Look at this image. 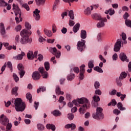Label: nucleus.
<instances>
[{
    "instance_id": "1",
    "label": "nucleus",
    "mask_w": 131,
    "mask_h": 131,
    "mask_svg": "<svg viewBox=\"0 0 131 131\" xmlns=\"http://www.w3.org/2000/svg\"><path fill=\"white\" fill-rule=\"evenodd\" d=\"M72 102L73 104L77 107H78V106H80L79 105V104H83L79 109V112L81 115L84 114V113H85V110H86V109H89V108L91 107V103H90L89 99L85 97L78 98L76 100H73Z\"/></svg>"
},
{
    "instance_id": "2",
    "label": "nucleus",
    "mask_w": 131,
    "mask_h": 131,
    "mask_svg": "<svg viewBox=\"0 0 131 131\" xmlns=\"http://www.w3.org/2000/svg\"><path fill=\"white\" fill-rule=\"evenodd\" d=\"M14 104L17 112H23L25 110V108H26L25 102H23L20 98H17L15 100Z\"/></svg>"
},
{
    "instance_id": "3",
    "label": "nucleus",
    "mask_w": 131,
    "mask_h": 131,
    "mask_svg": "<svg viewBox=\"0 0 131 131\" xmlns=\"http://www.w3.org/2000/svg\"><path fill=\"white\" fill-rule=\"evenodd\" d=\"M15 14V21H16L17 24H19L20 22H22V17H21V10L20 9H19V7L17 6V5H16L15 4H13V9ZM19 18L20 21H19Z\"/></svg>"
},
{
    "instance_id": "4",
    "label": "nucleus",
    "mask_w": 131,
    "mask_h": 131,
    "mask_svg": "<svg viewBox=\"0 0 131 131\" xmlns=\"http://www.w3.org/2000/svg\"><path fill=\"white\" fill-rule=\"evenodd\" d=\"M103 112V108L102 107H97L96 109V113L93 115V117L94 119L100 120V119H103L104 118V115L102 113Z\"/></svg>"
},
{
    "instance_id": "5",
    "label": "nucleus",
    "mask_w": 131,
    "mask_h": 131,
    "mask_svg": "<svg viewBox=\"0 0 131 131\" xmlns=\"http://www.w3.org/2000/svg\"><path fill=\"white\" fill-rule=\"evenodd\" d=\"M77 47L78 51L82 52V51L85 49V41L83 39H81V41H78Z\"/></svg>"
},
{
    "instance_id": "6",
    "label": "nucleus",
    "mask_w": 131,
    "mask_h": 131,
    "mask_svg": "<svg viewBox=\"0 0 131 131\" xmlns=\"http://www.w3.org/2000/svg\"><path fill=\"white\" fill-rule=\"evenodd\" d=\"M49 51L50 53L53 54V55H55L56 58H60L61 57V52L59 51H57V48H50L49 49Z\"/></svg>"
},
{
    "instance_id": "7",
    "label": "nucleus",
    "mask_w": 131,
    "mask_h": 131,
    "mask_svg": "<svg viewBox=\"0 0 131 131\" xmlns=\"http://www.w3.org/2000/svg\"><path fill=\"white\" fill-rule=\"evenodd\" d=\"M17 68L19 70V74L20 75V78H22L24 75L25 74V71H24V67H23V64L19 63L17 66Z\"/></svg>"
},
{
    "instance_id": "8",
    "label": "nucleus",
    "mask_w": 131,
    "mask_h": 131,
    "mask_svg": "<svg viewBox=\"0 0 131 131\" xmlns=\"http://www.w3.org/2000/svg\"><path fill=\"white\" fill-rule=\"evenodd\" d=\"M39 13H40V10H38L37 8H36L33 11V17L36 21H39V20H40V15Z\"/></svg>"
},
{
    "instance_id": "9",
    "label": "nucleus",
    "mask_w": 131,
    "mask_h": 131,
    "mask_svg": "<svg viewBox=\"0 0 131 131\" xmlns=\"http://www.w3.org/2000/svg\"><path fill=\"white\" fill-rule=\"evenodd\" d=\"M121 39H118L116 43L115 44L114 51V52H119L120 50V48H121Z\"/></svg>"
},
{
    "instance_id": "10",
    "label": "nucleus",
    "mask_w": 131,
    "mask_h": 131,
    "mask_svg": "<svg viewBox=\"0 0 131 131\" xmlns=\"http://www.w3.org/2000/svg\"><path fill=\"white\" fill-rule=\"evenodd\" d=\"M0 122L3 125H7L9 123V119L7 117H4V115L0 116Z\"/></svg>"
},
{
    "instance_id": "11",
    "label": "nucleus",
    "mask_w": 131,
    "mask_h": 131,
    "mask_svg": "<svg viewBox=\"0 0 131 131\" xmlns=\"http://www.w3.org/2000/svg\"><path fill=\"white\" fill-rule=\"evenodd\" d=\"M19 42L21 43V45H26V43H28V42H30V39H29V36H25L21 37L20 39Z\"/></svg>"
},
{
    "instance_id": "12",
    "label": "nucleus",
    "mask_w": 131,
    "mask_h": 131,
    "mask_svg": "<svg viewBox=\"0 0 131 131\" xmlns=\"http://www.w3.org/2000/svg\"><path fill=\"white\" fill-rule=\"evenodd\" d=\"M99 20L100 21H99L97 24V27L98 28H102V27H104V26H105V24L104 23L106 22L107 21V18H102L101 20Z\"/></svg>"
},
{
    "instance_id": "13",
    "label": "nucleus",
    "mask_w": 131,
    "mask_h": 131,
    "mask_svg": "<svg viewBox=\"0 0 131 131\" xmlns=\"http://www.w3.org/2000/svg\"><path fill=\"white\" fill-rule=\"evenodd\" d=\"M38 70L41 74L43 78H47L48 77V72L45 71V68H43V67L39 68Z\"/></svg>"
},
{
    "instance_id": "14",
    "label": "nucleus",
    "mask_w": 131,
    "mask_h": 131,
    "mask_svg": "<svg viewBox=\"0 0 131 131\" xmlns=\"http://www.w3.org/2000/svg\"><path fill=\"white\" fill-rule=\"evenodd\" d=\"M20 34L21 37L28 36L27 35L29 34V35H31V34H32V32L30 31H27L26 29H24L21 31Z\"/></svg>"
},
{
    "instance_id": "15",
    "label": "nucleus",
    "mask_w": 131,
    "mask_h": 131,
    "mask_svg": "<svg viewBox=\"0 0 131 131\" xmlns=\"http://www.w3.org/2000/svg\"><path fill=\"white\" fill-rule=\"evenodd\" d=\"M93 99L95 103H92V105L94 107H96V106H98V102H100V97L98 95H95L93 97Z\"/></svg>"
},
{
    "instance_id": "16",
    "label": "nucleus",
    "mask_w": 131,
    "mask_h": 131,
    "mask_svg": "<svg viewBox=\"0 0 131 131\" xmlns=\"http://www.w3.org/2000/svg\"><path fill=\"white\" fill-rule=\"evenodd\" d=\"M24 56H25V53H24V52L21 51L20 54L14 56L13 57V59L14 60H22V59H23V57H24Z\"/></svg>"
},
{
    "instance_id": "17",
    "label": "nucleus",
    "mask_w": 131,
    "mask_h": 131,
    "mask_svg": "<svg viewBox=\"0 0 131 131\" xmlns=\"http://www.w3.org/2000/svg\"><path fill=\"white\" fill-rule=\"evenodd\" d=\"M46 1L47 0H35V3L36 6L40 7V6H45L46 4Z\"/></svg>"
},
{
    "instance_id": "18",
    "label": "nucleus",
    "mask_w": 131,
    "mask_h": 131,
    "mask_svg": "<svg viewBox=\"0 0 131 131\" xmlns=\"http://www.w3.org/2000/svg\"><path fill=\"white\" fill-rule=\"evenodd\" d=\"M119 58L121 61L124 62V61H126V62H128V59H127V57H126V55L125 54L123 53H121L120 54Z\"/></svg>"
},
{
    "instance_id": "19",
    "label": "nucleus",
    "mask_w": 131,
    "mask_h": 131,
    "mask_svg": "<svg viewBox=\"0 0 131 131\" xmlns=\"http://www.w3.org/2000/svg\"><path fill=\"white\" fill-rule=\"evenodd\" d=\"M65 128H71L72 130H74L76 128V125L74 123L68 124L66 125Z\"/></svg>"
},
{
    "instance_id": "20",
    "label": "nucleus",
    "mask_w": 131,
    "mask_h": 131,
    "mask_svg": "<svg viewBox=\"0 0 131 131\" xmlns=\"http://www.w3.org/2000/svg\"><path fill=\"white\" fill-rule=\"evenodd\" d=\"M0 30L1 33L2 34V35L6 34V29H5V25L3 23L0 24Z\"/></svg>"
},
{
    "instance_id": "21",
    "label": "nucleus",
    "mask_w": 131,
    "mask_h": 131,
    "mask_svg": "<svg viewBox=\"0 0 131 131\" xmlns=\"http://www.w3.org/2000/svg\"><path fill=\"white\" fill-rule=\"evenodd\" d=\"M94 10V7L90 6L88 7L84 11V14L85 15H90L91 14V11H93Z\"/></svg>"
},
{
    "instance_id": "22",
    "label": "nucleus",
    "mask_w": 131,
    "mask_h": 131,
    "mask_svg": "<svg viewBox=\"0 0 131 131\" xmlns=\"http://www.w3.org/2000/svg\"><path fill=\"white\" fill-rule=\"evenodd\" d=\"M44 33L48 36V37H52L53 36V33H52V31L50 30H48L47 29H44Z\"/></svg>"
},
{
    "instance_id": "23",
    "label": "nucleus",
    "mask_w": 131,
    "mask_h": 131,
    "mask_svg": "<svg viewBox=\"0 0 131 131\" xmlns=\"http://www.w3.org/2000/svg\"><path fill=\"white\" fill-rule=\"evenodd\" d=\"M40 78V74L38 72H35L33 73V79L34 80H38Z\"/></svg>"
},
{
    "instance_id": "24",
    "label": "nucleus",
    "mask_w": 131,
    "mask_h": 131,
    "mask_svg": "<svg viewBox=\"0 0 131 131\" xmlns=\"http://www.w3.org/2000/svg\"><path fill=\"white\" fill-rule=\"evenodd\" d=\"M92 18H93L94 20H101L102 19V17H101V15L97 13L92 14Z\"/></svg>"
},
{
    "instance_id": "25",
    "label": "nucleus",
    "mask_w": 131,
    "mask_h": 131,
    "mask_svg": "<svg viewBox=\"0 0 131 131\" xmlns=\"http://www.w3.org/2000/svg\"><path fill=\"white\" fill-rule=\"evenodd\" d=\"M47 129H52V131L56 130V126L53 124H48L46 125Z\"/></svg>"
},
{
    "instance_id": "26",
    "label": "nucleus",
    "mask_w": 131,
    "mask_h": 131,
    "mask_svg": "<svg viewBox=\"0 0 131 131\" xmlns=\"http://www.w3.org/2000/svg\"><path fill=\"white\" fill-rule=\"evenodd\" d=\"M55 92L56 95H64V92L61 91V88H60V86H57L55 89Z\"/></svg>"
},
{
    "instance_id": "27",
    "label": "nucleus",
    "mask_w": 131,
    "mask_h": 131,
    "mask_svg": "<svg viewBox=\"0 0 131 131\" xmlns=\"http://www.w3.org/2000/svg\"><path fill=\"white\" fill-rule=\"evenodd\" d=\"M27 55L28 60H33V51H29Z\"/></svg>"
},
{
    "instance_id": "28",
    "label": "nucleus",
    "mask_w": 131,
    "mask_h": 131,
    "mask_svg": "<svg viewBox=\"0 0 131 131\" xmlns=\"http://www.w3.org/2000/svg\"><path fill=\"white\" fill-rule=\"evenodd\" d=\"M80 36L82 39H85L86 38V31L82 30L81 31Z\"/></svg>"
},
{
    "instance_id": "29",
    "label": "nucleus",
    "mask_w": 131,
    "mask_h": 131,
    "mask_svg": "<svg viewBox=\"0 0 131 131\" xmlns=\"http://www.w3.org/2000/svg\"><path fill=\"white\" fill-rule=\"evenodd\" d=\"M79 27H80V25L79 23L76 24L73 27V31L75 33H76L79 30Z\"/></svg>"
},
{
    "instance_id": "30",
    "label": "nucleus",
    "mask_w": 131,
    "mask_h": 131,
    "mask_svg": "<svg viewBox=\"0 0 131 131\" xmlns=\"http://www.w3.org/2000/svg\"><path fill=\"white\" fill-rule=\"evenodd\" d=\"M105 14H109L110 16H112L115 14V11H114V9L111 8L108 10L105 11Z\"/></svg>"
},
{
    "instance_id": "31",
    "label": "nucleus",
    "mask_w": 131,
    "mask_h": 131,
    "mask_svg": "<svg viewBox=\"0 0 131 131\" xmlns=\"http://www.w3.org/2000/svg\"><path fill=\"white\" fill-rule=\"evenodd\" d=\"M121 36L122 40H124V41L122 42V45H126V43H127V41L125 40L126 39V34L125 33H122Z\"/></svg>"
},
{
    "instance_id": "32",
    "label": "nucleus",
    "mask_w": 131,
    "mask_h": 131,
    "mask_svg": "<svg viewBox=\"0 0 131 131\" xmlns=\"http://www.w3.org/2000/svg\"><path fill=\"white\" fill-rule=\"evenodd\" d=\"M117 97H120L121 101H123V100H124V99H125V97H126V95L125 94L123 95L120 92H117Z\"/></svg>"
},
{
    "instance_id": "33",
    "label": "nucleus",
    "mask_w": 131,
    "mask_h": 131,
    "mask_svg": "<svg viewBox=\"0 0 131 131\" xmlns=\"http://www.w3.org/2000/svg\"><path fill=\"white\" fill-rule=\"evenodd\" d=\"M52 114L54 116H61V115H62V113H60L58 110H55V111H54L52 113Z\"/></svg>"
},
{
    "instance_id": "34",
    "label": "nucleus",
    "mask_w": 131,
    "mask_h": 131,
    "mask_svg": "<svg viewBox=\"0 0 131 131\" xmlns=\"http://www.w3.org/2000/svg\"><path fill=\"white\" fill-rule=\"evenodd\" d=\"M95 67L94 60H90L88 63V67L90 69H93Z\"/></svg>"
},
{
    "instance_id": "35",
    "label": "nucleus",
    "mask_w": 131,
    "mask_h": 131,
    "mask_svg": "<svg viewBox=\"0 0 131 131\" xmlns=\"http://www.w3.org/2000/svg\"><path fill=\"white\" fill-rule=\"evenodd\" d=\"M126 76H127V74H126V73H125V72H123L121 73L120 75L119 79H124V78H125Z\"/></svg>"
},
{
    "instance_id": "36",
    "label": "nucleus",
    "mask_w": 131,
    "mask_h": 131,
    "mask_svg": "<svg viewBox=\"0 0 131 131\" xmlns=\"http://www.w3.org/2000/svg\"><path fill=\"white\" fill-rule=\"evenodd\" d=\"M37 127L38 130H43V129H45V126L42 125V124H37Z\"/></svg>"
},
{
    "instance_id": "37",
    "label": "nucleus",
    "mask_w": 131,
    "mask_h": 131,
    "mask_svg": "<svg viewBox=\"0 0 131 131\" xmlns=\"http://www.w3.org/2000/svg\"><path fill=\"white\" fill-rule=\"evenodd\" d=\"M26 98L27 100H29L30 103H32V95L30 93H27L26 94Z\"/></svg>"
},
{
    "instance_id": "38",
    "label": "nucleus",
    "mask_w": 131,
    "mask_h": 131,
    "mask_svg": "<svg viewBox=\"0 0 131 131\" xmlns=\"http://www.w3.org/2000/svg\"><path fill=\"white\" fill-rule=\"evenodd\" d=\"M59 3L60 0H55V2L53 6V11H55L56 9H57V6H58V4H59Z\"/></svg>"
},
{
    "instance_id": "39",
    "label": "nucleus",
    "mask_w": 131,
    "mask_h": 131,
    "mask_svg": "<svg viewBox=\"0 0 131 131\" xmlns=\"http://www.w3.org/2000/svg\"><path fill=\"white\" fill-rule=\"evenodd\" d=\"M69 16L71 20H74V13L72 10L69 11Z\"/></svg>"
},
{
    "instance_id": "40",
    "label": "nucleus",
    "mask_w": 131,
    "mask_h": 131,
    "mask_svg": "<svg viewBox=\"0 0 131 131\" xmlns=\"http://www.w3.org/2000/svg\"><path fill=\"white\" fill-rule=\"evenodd\" d=\"M45 69L47 71L50 70V62L46 61L44 63Z\"/></svg>"
},
{
    "instance_id": "41",
    "label": "nucleus",
    "mask_w": 131,
    "mask_h": 131,
    "mask_svg": "<svg viewBox=\"0 0 131 131\" xmlns=\"http://www.w3.org/2000/svg\"><path fill=\"white\" fill-rule=\"evenodd\" d=\"M64 99V97L60 96L59 100H58L59 103H62L63 106H65V105H66V102H63Z\"/></svg>"
},
{
    "instance_id": "42",
    "label": "nucleus",
    "mask_w": 131,
    "mask_h": 131,
    "mask_svg": "<svg viewBox=\"0 0 131 131\" xmlns=\"http://www.w3.org/2000/svg\"><path fill=\"white\" fill-rule=\"evenodd\" d=\"M118 108L121 110V111H123V110H125V107H122V103L121 102H119L117 104Z\"/></svg>"
},
{
    "instance_id": "43",
    "label": "nucleus",
    "mask_w": 131,
    "mask_h": 131,
    "mask_svg": "<svg viewBox=\"0 0 131 131\" xmlns=\"http://www.w3.org/2000/svg\"><path fill=\"white\" fill-rule=\"evenodd\" d=\"M94 70L97 71V72H99V73H103V70H102V69L100 68L99 67H95L94 68Z\"/></svg>"
},
{
    "instance_id": "44",
    "label": "nucleus",
    "mask_w": 131,
    "mask_h": 131,
    "mask_svg": "<svg viewBox=\"0 0 131 131\" xmlns=\"http://www.w3.org/2000/svg\"><path fill=\"white\" fill-rule=\"evenodd\" d=\"M8 4L5 2V0H0V7H6Z\"/></svg>"
},
{
    "instance_id": "45",
    "label": "nucleus",
    "mask_w": 131,
    "mask_h": 131,
    "mask_svg": "<svg viewBox=\"0 0 131 131\" xmlns=\"http://www.w3.org/2000/svg\"><path fill=\"white\" fill-rule=\"evenodd\" d=\"M75 77V75H74V74H72L67 77L68 80H73V79H74V78Z\"/></svg>"
},
{
    "instance_id": "46",
    "label": "nucleus",
    "mask_w": 131,
    "mask_h": 131,
    "mask_svg": "<svg viewBox=\"0 0 131 131\" xmlns=\"http://www.w3.org/2000/svg\"><path fill=\"white\" fill-rule=\"evenodd\" d=\"M25 26L28 30H30V29H31V25L28 22H26L25 23Z\"/></svg>"
},
{
    "instance_id": "47",
    "label": "nucleus",
    "mask_w": 131,
    "mask_h": 131,
    "mask_svg": "<svg viewBox=\"0 0 131 131\" xmlns=\"http://www.w3.org/2000/svg\"><path fill=\"white\" fill-rule=\"evenodd\" d=\"M45 91H46V87L41 86V87H40L37 90V94H39V93H40V91H41V92H45Z\"/></svg>"
},
{
    "instance_id": "48",
    "label": "nucleus",
    "mask_w": 131,
    "mask_h": 131,
    "mask_svg": "<svg viewBox=\"0 0 131 131\" xmlns=\"http://www.w3.org/2000/svg\"><path fill=\"white\" fill-rule=\"evenodd\" d=\"M116 104H117L116 100H115V99H113L112 101L108 104V106H111V105H112V106H115Z\"/></svg>"
},
{
    "instance_id": "49",
    "label": "nucleus",
    "mask_w": 131,
    "mask_h": 131,
    "mask_svg": "<svg viewBox=\"0 0 131 131\" xmlns=\"http://www.w3.org/2000/svg\"><path fill=\"white\" fill-rule=\"evenodd\" d=\"M15 42L16 43H19V42H20V36L19 35H16L15 36Z\"/></svg>"
},
{
    "instance_id": "50",
    "label": "nucleus",
    "mask_w": 131,
    "mask_h": 131,
    "mask_svg": "<svg viewBox=\"0 0 131 131\" xmlns=\"http://www.w3.org/2000/svg\"><path fill=\"white\" fill-rule=\"evenodd\" d=\"M84 67H85V66L84 64H82L81 66L80 67V72H81L82 73H84L85 71Z\"/></svg>"
},
{
    "instance_id": "51",
    "label": "nucleus",
    "mask_w": 131,
    "mask_h": 131,
    "mask_svg": "<svg viewBox=\"0 0 131 131\" xmlns=\"http://www.w3.org/2000/svg\"><path fill=\"white\" fill-rule=\"evenodd\" d=\"M13 77L14 78V80H15V82H18L19 81V77L15 73L13 75Z\"/></svg>"
},
{
    "instance_id": "52",
    "label": "nucleus",
    "mask_w": 131,
    "mask_h": 131,
    "mask_svg": "<svg viewBox=\"0 0 131 131\" xmlns=\"http://www.w3.org/2000/svg\"><path fill=\"white\" fill-rule=\"evenodd\" d=\"M18 90H19V87L14 88L12 90V93L13 95H16L17 94V92H18Z\"/></svg>"
},
{
    "instance_id": "53",
    "label": "nucleus",
    "mask_w": 131,
    "mask_h": 131,
    "mask_svg": "<svg viewBox=\"0 0 131 131\" xmlns=\"http://www.w3.org/2000/svg\"><path fill=\"white\" fill-rule=\"evenodd\" d=\"M68 118L69 120H73L74 118V115H73V114H68Z\"/></svg>"
},
{
    "instance_id": "54",
    "label": "nucleus",
    "mask_w": 131,
    "mask_h": 131,
    "mask_svg": "<svg viewBox=\"0 0 131 131\" xmlns=\"http://www.w3.org/2000/svg\"><path fill=\"white\" fill-rule=\"evenodd\" d=\"M84 73L80 72L79 75V78L80 80H82L83 78H84Z\"/></svg>"
},
{
    "instance_id": "55",
    "label": "nucleus",
    "mask_w": 131,
    "mask_h": 131,
    "mask_svg": "<svg viewBox=\"0 0 131 131\" xmlns=\"http://www.w3.org/2000/svg\"><path fill=\"white\" fill-rule=\"evenodd\" d=\"M7 66L10 69L11 72L13 71V66H12V63L10 61L7 62Z\"/></svg>"
},
{
    "instance_id": "56",
    "label": "nucleus",
    "mask_w": 131,
    "mask_h": 131,
    "mask_svg": "<svg viewBox=\"0 0 131 131\" xmlns=\"http://www.w3.org/2000/svg\"><path fill=\"white\" fill-rule=\"evenodd\" d=\"M21 29H22V26H21L20 25H18L15 28V30H16V31H17V32H18V31H20Z\"/></svg>"
},
{
    "instance_id": "57",
    "label": "nucleus",
    "mask_w": 131,
    "mask_h": 131,
    "mask_svg": "<svg viewBox=\"0 0 131 131\" xmlns=\"http://www.w3.org/2000/svg\"><path fill=\"white\" fill-rule=\"evenodd\" d=\"M38 40L39 42H43V41H46V39L43 38L42 36H39Z\"/></svg>"
},
{
    "instance_id": "58",
    "label": "nucleus",
    "mask_w": 131,
    "mask_h": 131,
    "mask_svg": "<svg viewBox=\"0 0 131 131\" xmlns=\"http://www.w3.org/2000/svg\"><path fill=\"white\" fill-rule=\"evenodd\" d=\"M52 31L53 33H55L57 32V27H56V25L55 24H53L52 25Z\"/></svg>"
},
{
    "instance_id": "59",
    "label": "nucleus",
    "mask_w": 131,
    "mask_h": 131,
    "mask_svg": "<svg viewBox=\"0 0 131 131\" xmlns=\"http://www.w3.org/2000/svg\"><path fill=\"white\" fill-rule=\"evenodd\" d=\"M38 106H39V102L35 101L34 107L35 108V110H37V108H38Z\"/></svg>"
},
{
    "instance_id": "60",
    "label": "nucleus",
    "mask_w": 131,
    "mask_h": 131,
    "mask_svg": "<svg viewBox=\"0 0 131 131\" xmlns=\"http://www.w3.org/2000/svg\"><path fill=\"white\" fill-rule=\"evenodd\" d=\"M96 95H98V96H101L102 95V91L101 90L97 89L95 91Z\"/></svg>"
},
{
    "instance_id": "61",
    "label": "nucleus",
    "mask_w": 131,
    "mask_h": 131,
    "mask_svg": "<svg viewBox=\"0 0 131 131\" xmlns=\"http://www.w3.org/2000/svg\"><path fill=\"white\" fill-rule=\"evenodd\" d=\"M94 86L95 89H99L100 88V83L98 81H96L94 83Z\"/></svg>"
},
{
    "instance_id": "62",
    "label": "nucleus",
    "mask_w": 131,
    "mask_h": 131,
    "mask_svg": "<svg viewBox=\"0 0 131 131\" xmlns=\"http://www.w3.org/2000/svg\"><path fill=\"white\" fill-rule=\"evenodd\" d=\"M23 8H25V9H26V10H27V11H29V6H28V5L27 4H24L23 5Z\"/></svg>"
},
{
    "instance_id": "63",
    "label": "nucleus",
    "mask_w": 131,
    "mask_h": 131,
    "mask_svg": "<svg viewBox=\"0 0 131 131\" xmlns=\"http://www.w3.org/2000/svg\"><path fill=\"white\" fill-rule=\"evenodd\" d=\"M114 114H116V115H118L119 114H120V111L115 109L113 111Z\"/></svg>"
},
{
    "instance_id": "64",
    "label": "nucleus",
    "mask_w": 131,
    "mask_h": 131,
    "mask_svg": "<svg viewBox=\"0 0 131 131\" xmlns=\"http://www.w3.org/2000/svg\"><path fill=\"white\" fill-rule=\"evenodd\" d=\"M74 24H75V23L74 22V21L71 20V19H70L69 20V25L70 26H73L74 25Z\"/></svg>"
}]
</instances>
